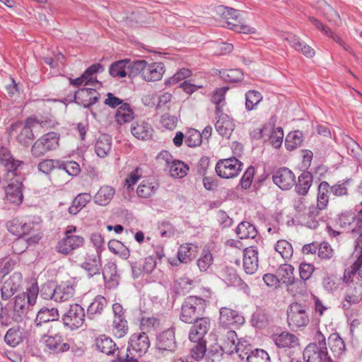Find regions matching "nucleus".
Masks as SVG:
<instances>
[{"label":"nucleus","mask_w":362,"mask_h":362,"mask_svg":"<svg viewBox=\"0 0 362 362\" xmlns=\"http://www.w3.org/2000/svg\"><path fill=\"white\" fill-rule=\"evenodd\" d=\"M185 142L189 147L198 146L202 142V134L195 129H189L185 134Z\"/></svg>","instance_id":"nucleus-49"},{"label":"nucleus","mask_w":362,"mask_h":362,"mask_svg":"<svg viewBox=\"0 0 362 362\" xmlns=\"http://www.w3.org/2000/svg\"><path fill=\"white\" fill-rule=\"evenodd\" d=\"M96 349L107 355L114 353L115 344L112 340L105 335H101L95 339Z\"/></svg>","instance_id":"nucleus-36"},{"label":"nucleus","mask_w":362,"mask_h":362,"mask_svg":"<svg viewBox=\"0 0 362 362\" xmlns=\"http://www.w3.org/2000/svg\"><path fill=\"white\" fill-rule=\"evenodd\" d=\"M215 14L223 27L245 35H256L257 33L256 26L241 20L240 12L236 9L221 5L216 8Z\"/></svg>","instance_id":"nucleus-2"},{"label":"nucleus","mask_w":362,"mask_h":362,"mask_svg":"<svg viewBox=\"0 0 362 362\" xmlns=\"http://www.w3.org/2000/svg\"><path fill=\"white\" fill-rule=\"evenodd\" d=\"M103 70L100 64H95L89 66L81 75L85 82V86H91L97 88L100 86V83L96 79L95 74Z\"/></svg>","instance_id":"nucleus-29"},{"label":"nucleus","mask_w":362,"mask_h":362,"mask_svg":"<svg viewBox=\"0 0 362 362\" xmlns=\"http://www.w3.org/2000/svg\"><path fill=\"white\" fill-rule=\"evenodd\" d=\"M175 331L173 329L165 330L157 339V346L161 351H173L175 348Z\"/></svg>","instance_id":"nucleus-27"},{"label":"nucleus","mask_w":362,"mask_h":362,"mask_svg":"<svg viewBox=\"0 0 362 362\" xmlns=\"http://www.w3.org/2000/svg\"><path fill=\"white\" fill-rule=\"evenodd\" d=\"M315 270V267L311 264L308 263H301L299 267V274L301 278L300 281H305L310 278L313 272Z\"/></svg>","instance_id":"nucleus-62"},{"label":"nucleus","mask_w":362,"mask_h":362,"mask_svg":"<svg viewBox=\"0 0 362 362\" xmlns=\"http://www.w3.org/2000/svg\"><path fill=\"white\" fill-rule=\"evenodd\" d=\"M194 252L190 244H183L179 247L177 258L180 262L187 263L191 261Z\"/></svg>","instance_id":"nucleus-54"},{"label":"nucleus","mask_w":362,"mask_h":362,"mask_svg":"<svg viewBox=\"0 0 362 362\" xmlns=\"http://www.w3.org/2000/svg\"><path fill=\"white\" fill-rule=\"evenodd\" d=\"M115 117L116 122L122 125L133 119L134 112L128 103H124L118 107Z\"/></svg>","instance_id":"nucleus-32"},{"label":"nucleus","mask_w":362,"mask_h":362,"mask_svg":"<svg viewBox=\"0 0 362 362\" xmlns=\"http://www.w3.org/2000/svg\"><path fill=\"white\" fill-rule=\"evenodd\" d=\"M150 347V341L146 333L142 332L139 334H134L129 342L127 352L136 357H140L144 354Z\"/></svg>","instance_id":"nucleus-11"},{"label":"nucleus","mask_w":362,"mask_h":362,"mask_svg":"<svg viewBox=\"0 0 362 362\" xmlns=\"http://www.w3.org/2000/svg\"><path fill=\"white\" fill-rule=\"evenodd\" d=\"M0 156V162L6 168L10 177L8 184L5 188L6 197L10 202L19 205L23 199V179L13 172L23 164V162L15 160L6 149L1 151Z\"/></svg>","instance_id":"nucleus-1"},{"label":"nucleus","mask_w":362,"mask_h":362,"mask_svg":"<svg viewBox=\"0 0 362 362\" xmlns=\"http://www.w3.org/2000/svg\"><path fill=\"white\" fill-rule=\"evenodd\" d=\"M243 268L248 274H254L258 268V252L253 246L247 247L244 250Z\"/></svg>","instance_id":"nucleus-21"},{"label":"nucleus","mask_w":362,"mask_h":362,"mask_svg":"<svg viewBox=\"0 0 362 362\" xmlns=\"http://www.w3.org/2000/svg\"><path fill=\"white\" fill-rule=\"evenodd\" d=\"M192 76V71L187 68H182L179 69L168 81L169 84H175L180 81L188 78Z\"/></svg>","instance_id":"nucleus-58"},{"label":"nucleus","mask_w":362,"mask_h":362,"mask_svg":"<svg viewBox=\"0 0 362 362\" xmlns=\"http://www.w3.org/2000/svg\"><path fill=\"white\" fill-rule=\"evenodd\" d=\"M115 192V189L112 187L104 185L95 194V202L100 206H106L112 199Z\"/></svg>","instance_id":"nucleus-30"},{"label":"nucleus","mask_w":362,"mask_h":362,"mask_svg":"<svg viewBox=\"0 0 362 362\" xmlns=\"http://www.w3.org/2000/svg\"><path fill=\"white\" fill-rule=\"evenodd\" d=\"M42 237V218L40 216H33V223L25 233V240L28 245L37 244Z\"/></svg>","instance_id":"nucleus-19"},{"label":"nucleus","mask_w":362,"mask_h":362,"mask_svg":"<svg viewBox=\"0 0 362 362\" xmlns=\"http://www.w3.org/2000/svg\"><path fill=\"white\" fill-rule=\"evenodd\" d=\"M30 303L25 299V296L19 294L16 297L14 302V310L18 313L23 314L28 308Z\"/></svg>","instance_id":"nucleus-61"},{"label":"nucleus","mask_w":362,"mask_h":362,"mask_svg":"<svg viewBox=\"0 0 362 362\" xmlns=\"http://www.w3.org/2000/svg\"><path fill=\"white\" fill-rule=\"evenodd\" d=\"M36 124V119L32 117L25 119V122H14L9 128V133L16 137L19 144L28 146L34 139L32 128Z\"/></svg>","instance_id":"nucleus-6"},{"label":"nucleus","mask_w":362,"mask_h":362,"mask_svg":"<svg viewBox=\"0 0 362 362\" xmlns=\"http://www.w3.org/2000/svg\"><path fill=\"white\" fill-rule=\"evenodd\" d=\"M41 341L46 348L54 353L64 352L69 349V345L64 343L59 335L45 334L42 337Z\"/></svg>","instance_id":"nucleus-25"},{"label":"nucleus","mask_w":362,"mask_h":362,"mask_svg":"<svg viewBox=\"0 0 362 362\" xmlns=\"http://www.w3.org/2000/svg\"><path fill=\"white\" fill-rule=\"evenodd\" d=\"M132 63L130 59H127L117 61L110 66L109 73L113 77L123 78L129 76Z\"/></svg>","instance_id":"nucleus-28"},{"label":"nucleus","mask_w":362,"mask_h":362,"mask_svg":"<svg viewBox=\"0 0 362 362\" xmlns=\"http://www.w3.org/2000/svg\"><path fill=\"white\" fill-rule=\"evenodd\" d=\"M197 343L193 347H192L190 355L192 358L195 361H201L204 358L206 351V345L205 341H194Z\"/></svg>","instance_id":"nucleus-55"},{"label":"nucleus","mask_w":362,"mask_h":362,"mask_svg":"<svg viewBox=\"0 0 362 362\" xmlns=\"http://www.w3.org/2000/svg\"><path fill=\"white\" fill-rule=\"evenodd\" d=\"M91 195L88 193H81L78 194L72 202L69 208V212L71 214H78L86 205L90 201Z\"/></svg>","instance_id":"nucleus-35"},{"label":"nucleus","mask_w":362,"mask_h":362,"mask_svg":"<svg viewBox=\"0 0 362 362\" xmlns=\"http://www.w3.org/2000/svg\"><path fill=\"white\" fill-rule=\"evenodd\" d=\"M236 233L240 239L254 238L257 235V230L250 223L243 221L238 226Z\"/></svg>","instance_id":"nucleus-41"},{"label":"nucleus","mask_w":362,"mask_h":362,"mask_svg":"<svg viewBox=\"0 0 362 362\" xmlns=\"http://www.w3.org/2000/svg\"><path fill=\"white\" fill-rule=\"evenodd\" d=\"M59 317L58 310L56 308H42L36 317V322L37 325L44 322H48L57 320Z\"/></svg>","instance_id":"nucleus-38"},{"label":"nucleus","mask_w":362,"mask_h":362,"mask_svg":"<svg viewBox=\"0 0 362 362\" xmlns=\"http://www.w3.org/2000/svg\"><path fill=\"white\" fill-rule=\"evenodd\" d=\"M23 279L19 272L13 273L9 279L6 280L1 288V296L4 299L11 297L20 288Z\"/></svg>","instance_id":"nucleus-20"},{"label":"nucleus","mask_w":362,"mask_h":362,"mask_svg":"<svg viewBox=\"0 0 362 362\" xmlns=\"http://www.w3.org/2000/svg\"><path fill=\"white\" fill-rule=\"evenodd\" d=\"M287 321L293 329L306 327L310 322L306 306L298 303H291L287 310Z\"/></svg>","instance_id":"nucleus-7"},{"label":"nucleus","mask_w":362,"mask_h":362,"mask_svg":"<svg viewBox=\"0 0 362 362\" xmlns=\"http://www.w3.org/2000/svg\"><path fill=\"white\" fill-rule=\"evenodd\" d=\"M128 332L127 322L124 318L113 319L112 333L115 337L120 339Z\"/></svg>","instance_id":"nucleus-43"},{"label":"nucleus","mask_w":362,"mask_h":362,"mask_svg":"<svg viewBox=\"0 0 362 362\" xmlns=\"http://www.w3.org/2000/svg\"><path fill=\"white\" fill-rule=\"evenodd\" d=\"M244 321V317L238 311L229 308H221L219 322L222 327L240 325L243 324Z\"/></svg>","instance_id":"nucleus-16"},{"label":"nucleus","mask_w":362,"mask_h":362,"mask_svg":"<svg viewBox=\"0 0 362 362\" xmlns=\"http://www.w3.org/2000/svg\"><path fill=\"white\" fill-rule=\"evenodd\" d=\"M247 362H270V357L268 353L261 349H256L251 351L250 355L247 356Z\"/></svg>","instance_id":"nucleus-53"},{"label":"nucleus","mask_w":362,"mask_h":362,"mask_svg":"<svg viewBox=\"0 0 362 362\" xmlns=\"http://www.w3.org/2000/svg\"><path fill=\"white\" fill-rule=\"evenodd\" d=\"M330 349L336 355L340 356L345 351V344L339 334L333 333L329 337Z\"/></svg>","instance_id":"nucleus-44"},{"label":"nucleus","mask_w":362,"mask_h":362,"mask_svg":"<svg viewBox=\"0 0 362 362\" xmlns=\"http://www.w3.org/2000/svg\"><path fill=\"white\" fill-rule=\"evenodd\" d=\"M74 293L73 285L70 283H64L51 291L50 297L56 302H64L73 298Z\"/></svg>","instance_id":"nucleus-24"},{"label":"nucleus","mask_w":362,"mask_h":362,"mask_svg":"<svg viewBox=\"0 0 362 362\" xmlns=\"http://www.w3.org/2000/svg\"><path fill=\"white\" fill-rule=\"evenodd\" d=\"M243 163L235 157L219 160L216 165L217 175L224 179L237 177L242 170Z\"/></svg>","instance_id":"nucleus-8"},{"label":"nucleus","mask_w":362,"mask_h":362,"mask_svg":"<svg viewBox=\"0 0 362 362\" xmlns=\"http://www.w3.org/2000/svg\"><path fill=\"white\" fill-rule=\"evenodd\" d=\"M23 338V329L19 327L9 329L5 337L4 340L7 344L11 346H16L22 341Z\"/></svg>","instance_id":"nucleus-39"},{"label":"nucleus","mask_w":362,"mask_h":362,"mask_svg":"<svg viewBox=\"0 0 362 362\" xmlns=\"http://www.w3.org/2000/svg\"><path fill=\"white\" fill-rule=\"evenodd\" d=\"M295 50L300 52L303 54L306 58L312 59L315 56V50L311 46L305 44L303 42H300V43L296 44Z\"/></svg>","instance_id":"nucleus-60"},{"label":"nucleus","mask_w":362,"mask_h":362,"mask_svg":"<svg viewBox=\"0 0 362 362\" xmlns=\"http://www.w3.org/2000/svg\"><path fill=\"white\" fill-rule=\"evenodd\" d=\"M313 176L310 173L303 172L298 177V182L296 184V190L299 194L305 195L308 193L312 185Z\"/></svg>","instance_id":"nucleus-40"},{"label":"nucleus","mask_w":362,"mask_h":362,"mask_svg":"<svg viewBox=\"0 0 362 362\" xmlns=\"http://www.w3.org/2000/svg\"><path fill=\"white\" fill-rule=\"evenodd\" d=\"M84 309L78 304L70 305L67 311L62 316L64 325L71 330L77 329L85 322Z\"/></svg>","instance_id":"nucleus-10"},{"label":"nucleus","mask_w":362,"mask_h":362,"mask_svg":"<svg viewBox=\"0 0 362 362\" xmlns=\"http://www.w3.org/2000/svg\"><path fill=\"white\" fill-rule=\"evenodd\" d=\"M32 223H33V217L26 220L15 218L6 222V228L9 233L21 238L25 236Z\"/></svg>","instance_id":"nucleus-15"},{"label":"nucleus","mask_w":362,"mask_h":362,"mask_svg":"<svg viewBox=\"0 0 362 362\" xmlns=\"http://www.w3.org/2000/svg\"><path fill=\"white\" fill-rule=\"evenodd\" d=\"M158 187V185L155 181L144 180L136 189L137 195L141 198L148 199L156 193Z\"/></svg>","instance_id":"nucleus-33"},{"label":"nucleus","mask_w":362,"mask_h":362,"mask_svg":"<svg viewBox=\"0 0 362 362\" xmlns=\"http://www.w3.org/2000/svg\"><path fill=\"white\" fill-rule=\"evenodd\" d=\"M329 185L326 182H322L319 185V192L317 198V205L319 209H325L329 201Z\"/></svg>","instance_id":"nucleus-47"},{"label":"nucleus","mask_w":362,"mask_h":362,"mask_svg":"<svg viewBox=\"0 0 362 362\" xmlns=\"http://www.w3.org/2000/svg\"><path fill=\"white\" fill-rule=\"evenodd\" d=\"M57 161L52 159L43 160L38 164V170L44 174H49L57 166Z\"/></svg>","instance_id":"nucleus-64"},{"label":"nucleus","mask_w":362,"mask_h":362,"mask_svg":"<svg viewBox=\"0 0 362 362\" xmlns=\"http://www.w3.org/2000/svg\"><path fill=\"white\" fill-rule=\"evenodd\" d=\"M211 246L205 245L203 248L200 257L197 259V266L201 272L207 271L213 264L214 257L211 253Z\"/></svg>","instance_id":"nucleus-31"},{"label":"nucleus","mask_w":362,"mask_h":362,"mask_svg":"<svg viewBox=\"0 0 362 362\" xmlns=\"http://www.w3.org/2000/svg\"><path fill=\"white\" fill-rule=\"evenodd\" d=\"M221 78L228 82H238L243 78V73L238 69H225L220 72Z\"/></svg>","instance_id":"nucleus-50"},{"label":"nucleus","mask_w":362,"mask_h":362,"mask_svg":"<svg viewBox=\"0 0 362 362\" xmlns=\"http://www.w3.org/2000/svg\"><path fill=\"white\" fill-rule=\"evenodd\" d=\"M84 244V238L76 235H67L61 239L56 245L57 252L67 255L74 250L82 247Z\"/></svg>","instance_id":"nucleus-12"},{"label":"nucleus","mask_w":362,"mask_h":362,"mask_svg":"<svg viewBox=\"0 0 362 362\" xmlns=\"http://www.w3.org/2000/svg\"><path fill=\"white\" fill-rule=\"evenodd\" d=\"M57 167L59 169L64 170L69 175L73 177L78 175L81 172L79 165L76 162L72 160L66 162L57 161Z\"/></svg>","instance_id":"nucleus-52"},{"label":"nucleus","mask_w":362,"mask_h":362,"mask_svg":"<svg viewBox=\"0 0 362 362\" xmlns=\"http://www.w3.org/2000/svg\"><path fill=\"white\" fill-rule=\"evenodd\" d=\"M228 90V86L218 88L212 93L211 100L216 105V113L222 112L221 103L225 100V95Z\"/></svg>","instance_id":"nucleus-48"},{"label":"nucleus","mask_w":362,"mask_h":362,"mask_svg":"<svg viewBox=\"0 0 362 362\" xmlns=\"http://www.w3.org/2000/svg\"><path fill=\"white\" fill-rule=\"evenodd\" d=\"M106 305V299L101 296H97L88 308V314L93 315L100 313Z\"/></svg>","instance_id":"nucleus-56"},{"label":"nucleus","mask_w":362,"mask_h":362,"mask_svg":"<svg viewBox=\"0 0 362 362\" xmlns=\"http://www.w3.org/2000/svg\"><path fill=\"white\" fill-rule=\"evenodd\" d=\"M168 168L172 177L179 178L185 177L189 170L187 165L180 160H174Z\"/></svg>","instance_id":"nucleus-45"},{"label":"nucleus","mask_w":362,"mask_h":362,"mask_svg":"<svg viewBox=\"0 0 362 362\" xmlns=\"http://www.w3.org/2000/svg\"><path fill=\"white\" fill-rule=\"evenodd\" d=\"M284 132L281 127L274 129L270 136V142L274 148H279L283 142Z\"/></svg>","instance_id":"nucleus-63"},{"label":"nucleus","mask_w":362,"mask_h":362,"mask_svg":"<svg viewBox=\"0 0 362 362\" xmlns=\"http://www.w3.org/2000/svg\"><path fill=\"white\" fill-rule=\"evenodd\" d=\"M309 20L316 27V28L320 30L324 35L332 39L346 51L351 52L350 47L346 45L345 42L337 33L333 32L329 28L324 25L315 17H309Z\"/></svg>","instance_id":"nucleus-26"},{"label":"nucleus","mask_w":362,"mask_h":362,"mask_svg":"<svg viewBox=\"0 0 362 362\" xmlns=\"http://www.w3.org/2000/svg\"><path fill=\"white\" fill-rule=\"evenodd\" d=\"M60 135L55 132L46 133L38 138L31 147L34 157L40 158L49 151L56 150L59 146Z\"/></svg>","instance_id":"nucleus-5"},{"label":"nucleus","mask_w":362,"mask_h":362,"mask_svg":"<svg viewBox=\"0 0 362 362\" xmlns=\"http://www.w3.org/2000/svg\"><path fill=\"white\" fill-rule=\"evenodd\" d=\"M303 142V134L299 131L288 133L285 139L286 148L292 151L298 147Z\"/></svg>","instance_id":"nucleus-46"},{"label":"nucleus","mask_w":362,"mask_h":362,"mask_svg":"<svg viewBox=\"0 0 362 362\" xmlns=\"http://www.w3.org/2000/svg\"><path fill=\"white\" fill-rule=\"evenodd\" d=\"M210 327V320L206 317H201L195 320L194 324L192 326L189 339L191 341H204L203 339L209 331Z\"/></svg>","instance_id":"nucleus-17"},{"label":"nucleus","mask_w":362,"mask_h":362,"mask_svg":"<svg viewBox=\"0 0 362 362\" xmlns=\"http://www.w3.org/2000/svg\"><path fill=\"white\" fill-rule=\"evenodd\" d=\"M274 182L281 189H290L296 183L294 173L287 168L279 169L273 175Z\"/></svg>","instance_id":"nucleus-14"},{"label":"nucleus","mask_w":362,"mask_h":362,"mask_svg":"<svg viewBox=\"0 0 362 362\" xmlns=\"http://www.w3.org/2000/svg\"><path fill=\"white\" fill-rule=\"evenodd\" d=\"M111 149V138L109 135L103 134L96 141L95 150L97 155L100 158L107 156Z\"/></svg>","instance_id":"nucleus-34"},{"label":"nucleus","mask_w":362,"mask_h":362,"mask_svg":"<svg viewBox=\"0 0 362 362\" xmlns=\"http://www.w3.org/2000/svg\"><path fill=\"white\" fill-rule=\"evenodd\" d=\"M216 115L218 117L215 124L216 131L222 136L229 138L235 127L233 119L223 112L216 113Z\"/></svg>","instance_id":"nucleus-22"},{"label":"nucleus","mask_w":362,"mask_h":362,"mask_svg":"<svg viewBox=\"0 0 362 362\" xmlns=\"http://www.w3.org/2000/svg\"><path fill=\"white\" fill-rule=\"evenodd\" d=\"M160 326V321L153 317H143L141 320V327L143 332H150L156 330Z\"/></svg>","instance_id":"nucleus-57"},{"label":"nucleus","mask_w":362,"mask_h":362,"mask_svg":"<svg viewBox=\"0 0 362 362\" xmlns=\"http://www.w3.org/2000/svg\"><path fill=\"white\" fill-rule=\"evenodd\" d=\"M240 341L238 340L235 332L230 330L227 332L222 344V349L228 354H234V349Z\"/></svg>","instance_id":"nucleus-37"},{"label":"nucleus","mask_w":362,"mask_h":362,"mask_svg":"<svg viewBox=\"0 0 362 362\" xmlns=\"http://www.w3.org/2000/svg\"><path fill=\"white\" fill-rule=\"evenodd\" d=\"M275 344L281 349H295L300 346L298 337L289 332H282L272 336Z\"/></svg>","instance_id":"nucleus-18"},{"label":"nucleus","mask_w":362,"mask_h":362,"mask_svg":"<svg viewBox=\"0 0 362 362\" xmlns=\"http://www.w3.org/2000/svg\"><path fill=\"white\" fill-rule=\"evenodd\" d=\"M131 132L138 139L148 140L152 136L153 128L148 122L139 119L132 123Z\"/></svg>","instance_id":"nucleus-23"},{"label":"nucleus","mask_w":362,"mask_h":362,"mask_svg":"<svg viewBox=\"0 0 362 362\" xmlns=\"http://www.w3.org/2000/svg\"><path fill=\"white\" fill-rule=\"evenodd\" d=\"M262 100V96L257 90H250L245 94V107L248 111L254 110Z\"/></svg>","instance_id":"nucleus-51"},{"label":"nucleus","mask_w":362,"mask_h":362,"mask_svg":"<svg viewBox=\"0 0 362 362\" xmlns=\"http://www.w3.org/2000/svg\"><path fill=\"white\" fill-rule=\"evenodd\" d=\"M95 88L87 87L77 90L74 94L75 102L85 108L94 105L100 98V94Z\"/></svg>","instance_id":"nucleus-13"},{"label":"nucleus","mask_w":362,"mask_h":362,"mask_svg":"<svg viewBox=\"0 0 362 362\" xmlns=\"http://www.w3.org/2000/svg\"><path fill=\"white\" fill-rule=\"evenodd\" d=\"M275 250L281 256V257L287 261L293 256V250L291 244L286 240H279L276 242Z\"/></svg>","instance_id":"nucleus-42"},{"label":"nucleus","mask_w":362,"mask_h":362,"mask_svg":"<svg viewBox=\"0 0 362 362\" xmlns=\"http://www.w3.org/2000/svg\"><path fill=\"white\" fill-rule=\"evenodd\" d=\"M165 72L163 62H154L148 63L146 60H137L132 63L130 67L129 77L134 78L140 75L141 78L146 82H156L160 81Z\"/></svg>","instance_id":"nucleus-3"},{"label":"nucleus","mask_w":362,"mask_h":362,"mask_svg":"<svg viewBox=\"0 0 362 362\" xmlns=\"http://www.w3.org/2000/svg\"><path fill=\"white\" fill-rule=\"evenodd\" d=\"M294 267L291 264H281L278 270L277 274L280 281L289 286V291L294 292L295 295L301 293L305 288V283L303 281H295L293 275Z\"/></svg>","instance_id":"nucleus-9"},{"label":"nucleus","mask_w":362,"mask_h":362,"mask_svg":"<svg viewBox=\"0 0 362 362\" xmlns=\"http://www.w3.org/2000/svg\"><path fill=\"white\" fill-rule=\"evenodd\" d=\"M206 307V300L196 296H190L184 301L180 313V320L186 323H191L199 319Z\"/></svg>","instance_id":"nucleus-4"},{"label":"nucleus","mask_w":362,"mask_h":362,"mask_svg":"<svg viewBox=\"0 0 362 362\" xmlns=\"http://www.w3.org/2000/svg\"><path fill=\"white\" fill-rule=\"evenodd\" d=\"M82 267L88 271L90 276L98 274L100 269V261L96 257L83 262Z\"/></svg>","instance_id":"nucleus-59"}]
</instances>
